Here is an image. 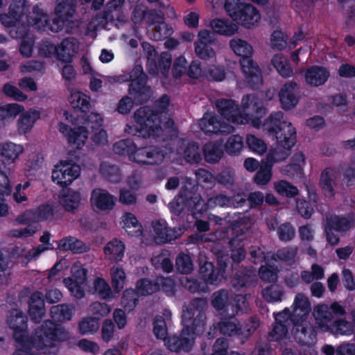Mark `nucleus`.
Listing matches in <instances>:
<instances>
[{"label":"nucleus","instance_id":"obj_18","mask_svg":"<svg viewBox=\"0 0 355 355\" xmlns=\"http://www.w3.org/2000/svg\"><path fill=\"white\" fill-rule=\"evenodd\" d=\"M340 174L333 168H326L320 178V187L326 197H333L339 189Z\"/></svg>","mask_w":355,"mask_h":355},{"label":"nucleus","instance_id":"obj_43","mask_svg":"<svg viewBox=\"0 0 355 355\" xmlns=\"http://www.w3.org/2000/svg\"><path fill=\"white\" fill-rule=\"evenodd\" d=\"M271 63L282 76L289 77L293 74V70L287 59L282 54H276L272 58Z\"/></svg>","mask_w":355,"mask_h":355},{"label":"nucleus","instance_id":"obj_51","mask_svg":"<svg viewBox=\"0 0 355 355\" xmlns=\"http://www.w3.org/2000/svg\"><path fill=\"white\" fill-rule=\"evenodd\" d=\"M189 213L195 216L196 214H202L207 209H210L207 207V202H205L198 195H194L189 197Z\"/></svg>","mask_w":355,"mask_h":355},{"label":"nucleus","instance_id":"obj_35","mask_svg":"<svg viewBox=\"0 0 355 355\" xmlns=\"http://www.w3.org/2000/svg\"><path fill=\"white\" fill-rule=\"evenodd\" d=\"M210 26L215 33L230 36L238 31V26L226 20L215 19L210 21Z\"/></svg>","mask_w":355,"mask_h":355},{"label":"nucleus","instance_id":"obj_22","mask_svg":"<svg viewBox=\"0 0 355 355\" xmlns=\"http://www.w3.org/2000/svg\"><path fill=\"white\" fill-rule=\"evenodd\" d=\"M241 107L243 109V118L248 123L249 119L254 116H263L266 114V109L259 98L252 94L246 95L243 97L241 101Z\"/></svg>","mask_w":355,"mask_h":355},{"label":"nucleus","instance_id":"obj_61","mask_svg":"<svg viewBox=\"0 0 355 355\" xmlns=\"http://www.w3.org/2000/svg\"><path fill=\"white\" fill-rule=\"evenodd\" d=\"M245 3L240 0H226L224 8L229 16L236 21L238 15Z\"/></svg>","mask_w":355,"mask_h":355},{"label":"nucleus","instance_id":"obj_24","mask_svg":"<svg viewBox=\"0 0 355 355\" xmlns=\"http://www.w3.org/2000/svg\"><path fill=\"white\" fill-rule=\"evenodd\" d=\"M116 198L110 194L107 190L95 189L91 195V203L101 211L112 210L116 204Z\"/></svg>","mask_w":355,"mask_h":355},{"label":"nucleus","instance_id":"obj_57","mask_svg":"<svg viewBox=\"0 0 355 355\" xmlns=\"http://www.w3.org/2000/svg\"><path fill=\"white\" fill-rule=\"evenodd\" d=\"M113 150L116 154L129 155L133 154L135 149L132 141L130 139H123L116 142L113 146Z\"/></svg>","mask_w":355,"mask_h":355},{"label":"nucleus","instance_id":"obj_50","mask_svg":"<svg viewBox=\"0 0 355 355\" xmlns=\"http://www.w3.org/2000/svg\"><path fill=\"white\" fill-rule=\"evenodd\" d=\"M291 148H283L281 145L277 144V147L270 150L267 155L266 162L272 165L273 162H281L286 159L290 153Z\"/></svg>","mask_w":355,"mask_h":355},{"label":"nucleus","instance_id":"obj_37","mask_svg":"<svg viewBox=\"0 0 355 355\" xmlns=\"http://www.w3.org/2000/svg\"><path fill=\"white\" fill-rule=\"evenodd\" d=\"M203 151L205 161L211 164L219 162L223 155L221 146L215 142L206 144L203 147Z\"/></svg>","mask_w":355,"mask_h":355},{"label":"nucleus","instance_id":"obj_41","mask_svg":"<svg viewBox=\"0 0 355 355\" xmlns=\"http://www.w3.org/2000/svg\"><path fill=\"white\" fill-rule=\"evenodd\" d=\"M80 201V193L68 190L66 194L62 195L60 198V204L67 211H73L78 208Z\"/></svg>","mask_w":355,"mask_h":355},{"label":"nucleus","instance_id":"obj_6","mask_svg":"<svg viewBox=\"0 0 355 355\" xmlns=\"http://www.w3.org/2000/svg\"><path fill=\"white\" fill-rule=\"evenodd\" d=\"M147 76L141 65H136L128 75L121 76L118 81H131L129 94L137 103L146 102L152 95L150 87L146 85Z\"/></svg>","mask_w":355,"mask_h":355},{"label":"nucleus","instance_id":"obj_4","mask_svg":"<svg viewBox=\"0 0 355 355\" xmlns=\"http://www.w3.org/2000/svg\"><path fill=\"white\" fill-rule=\"evenodd\" d=\"M289 309V315L287 318L296 327L295 339L305 345H311L315 341V334L306 320L311 311V303L309 299L302 295L297 294L291 306Z\"/></svg>","mask_w":355,"mask_h":355},{"label":"nucleus","instance_id":"obj_14","mask_svg":"<svg viewBox=\"0 0 355 355\" xmlns=\"http://www.w3.org/2000/svg\"><path fill=\"white\" fill-rule=\"evenodd\" d=\"M164 157L163 150L155 146L139 148L134 152V161L141 164H160Z\"/></svg>","mask_w":355,"mask_h":355},{"label":"nucleus","instance_id":"obj_63","mask_svg":"<svg viewBox=\"0 0 355 355\" xmlns=\"http://www.w3.org/2000/svg\"><path fill=\"white\" fill-rule=\"evenodd\" d=\"M137 196L135 191L128 189L122 188L119 190V202L124 205L131 206L136 205Z\"/></svg>","mask_w":355,"mask_h":355},{"label":"nucleus","instance_id":"obj_42","mask_svg":"<svg viewBox=\"0 0 355 355\" xmlns=\"http://www.w3.org/2000/svg\"><path fill=\"white\" fill-rule=\"evenodd\" d=\"M183 157L188 163H199L202 159L199 145L193 141L189 142L184 148Z\"/></svg>","mask_w":355,"mask_h":355},{"label":"nucleus","instance_id":"obj_10","mask_svg":"<svg viewBox=\"0 0 355 355\" xmlns=\"http://www.w3.org/2000/svg\"><path fill=\"white\" fill-rule=\"evenodd\" d=\"M215 44L214 34L208 30H201L198 34V39L194 42L195 53L201 60H208L216 58V51L213 48Z\"/></svg>","mask_w":355,"mask_h":355},{"label":"nucleus","instance_id":"obj_2","mask_svg":"<svg viewBox=\"0 0 355 355\" xmlns=\"http://www.w3.org/2000/svg\"><path fill=\"white\" fill-rule=\"evenodd\" d=\"M206 302L202 299L195 300L193 303L183 310L184 328L180 336H170L165 340V345L171 352H187L194 344L196 335L205 330V315L202 313Z\"/></svg>","mask_w":355,"mask_h":355},{"label":"nucleus","instance_id":"obj_27","mask_svg":"<svg viewBox=\"0 0 355 355\" xmlns=\"http://www.w3.org/2000/svg\"><path fill=\"white\" fill-rule=\"evenodd\" d=\"M152 226L155 233V241L157 244L170 242L180 235L178 231L168 227L163 220L153 221Z\"/></svg>","mask_w":355,"mask_h":355},{"label":"nucleus","instance_id":"obj_26","mask_svg":"<svg viewBox=\"0 0 355 355\" xmlns=\"http://www.w3.org/2000/svg\"><path fill=\"white\" fill-rule=\"evenodd\" d=\"M63 115L66 120L70 121L73 124L77 125L78 127H84L87 132L88 128L94 130L98 128L102 125L103 119L101 116L95 112H91L86 118H85V115H78L77 117H74L67 112H64Z\"/></svg>","mask_w":355,"mask_h":355},{"label":"nucleus","instance_id":"obj_59","mask_svg":"<svg viewBox=\"0 0 355 355\" xmlns=\"http://www.w3.org/2000/svg\"><path fill=\"white\" fill-rule=\"evenodd\" d=\"M66 169L64 168L62 162L55 166L52 172V180L54 182L62 187H66L71 184L70 181L67 179V173Z\"/></svg>","mask_w":355,"mask_h":355},{"label":"nucleus","instance_id":"obj_31","mask_svg":"<svg viewBox=\"0 0 355 355\" xmlns=\"http://www.w3.org/2000/svg\"><path fill=\"white\" fill-rule=\"evenodd\" d=\"M99 172L103 178L110 182L118 183L122 180V174L119 167L109 162L101 163Z\"/></svg>","mask_w":355,"mask_h":355},{"label":"nucleus","instance_id":"obj_1","mask_svg":"<svg viewBox=\"0 0 355 355\" xmlns=\"http://www.w3.org/2000/svg\"><path fill=\"white\" fill-rule=\"evenodd\" d=\"M8 322L10 328L14 329V336L21 347L12 355H40L33 354V349L45 355H55L58 352L60 343L67 336L58 325L46 320L35 330L31 340L24 342L26 318L21 311L15 310L11 313Z\"/></svg>","mask_w":355,"mask_h":355},{"label":"nucleus","instance_id":"obj_12","mask_svg":"<svg viewBox=\"0 0 355 355\" xmlns=\"http://www.w3.org/2000/svg\"><path fill=\"white\" fill-rule=\"evenodd\" d=\"M246 204V195L239 192L232 196H228L224 193H217L209 197L207 200V207L210 209L219 207L241 208Z\"/></svg>","mask_w":355,"mask_h":355},{"label":"nucleus","instance_id":"obj_11","mask_svg":"<svg viewBox=\"0 0 355 355\" xmlns=\"http://www.w3.org/2000/svg\"><path fill=\"white\" fill-rule=\"evenodd\" d=\"M198 125L207 134L228 135L234 130L232 125L221 121L218 116L211 113H205L199 120Z\"/></svg>","mask_w":355,"mask_h":355},{"label":"nucleus","instance_id":"obj_60","mask_svg":"<svg viewBox=\"0 0 355 355\" xmlns=\"http://www.w3.org/2000/svg\"><path fill=\"white\" fill-rule=\"evenodd\" d=\"M104 252L109 260L120 261L123 257L124 245H106L104 248Z\"/></svg>","mask_w":355,"mask_h":355},{"label":"nucleus","instance_id":"obj_45","mask_svg":"<svg viewBox=\"0 0 355 355\" xmlns=\"http://www.w3.org/2000/svg\"><path fill=\"white\" fill-rule=\"evenodd\" d=\"M112 286L114 290L119 293L124 287L126 275L125 271L119 266H113L110 269Z\"/></svg>","mask_w":355,"mask_h":355},{"label":"nucleus","instance_id":"obj_47","mask_svg":"<svg viewBox=\"0 0 355 355\" xmlns=\"http://www.w3.org/2000/svg\"><path fill=\"white\" fill-rule=\"evenodd\" d=\"M73 309L66 304L53 306L51 309V314L55 320H69L71 318Z\"/></svg>","mask_w":355,"mask_h":355},{"label":"nucleus","instance_id":"obj_52","mask_svg":"<svg viewBox=\"0 0 355 355\" xmlns=\"http://www.w3.org/2000/svg\"><path fill=\"white\" fill-rule=\"evenodd\" d=\"M274 188L278 193L286 197L292 198L298 194V189L297 187L291 184L286 180H281L275 182Z\"/></svg>","mask_w":355,"mask_h":355},{"label":"nucleus","instance_id":"obj_13","mask_svg":"<svg viewBox=\"0 0 355 355\" xmlns=\"http://www.w3.org/2000/svg\"><path fill=\"white\" fill-rule=\"evenodd\" d=\"M252 257L254 259V263H259L263 260L266 262V266H262L259 269V277L265 282H275L277 279V266L275 263L277 260L270 259L269 255L266 256L260 248L251 252Z\"/></svg>","mask_w":355,"mask_h":355},{"label":"nucleus","instance_id":"obj_3","mask_svg":"<svg viewBox=\"0 0 355 355\" xmlns=\"http://www.w3.org/2000/svg\"><path fill=\"white\" fill-rule=\"evenodd\" d=\"M134 119L139 127L132 128L128 126L125 131L128 134L138 135L139 137H161L163 140L167 139L168 135H173L175 129L173 128V121L169 119L166 122L165 129L160 125V120L157 114H155L149 107H143L136 110L134 113Z\"/></svg>","mask_w":355,"mask_h":355},{"label":"nucleus","instance_id":"obj_19","mask_svg":"<svg viewBox=\"0 0 355 355\" xmlns=\"http://www.w3.org/2000/svg\"><path fill=\"white\" fill-rule=\"evenodd\" d=\"M239 62L248 84L252 88H258L262 83V76L257 62L250 55L241 58Z\"/></svg>","mask_w":355,"mask_h":355},{"label":"nucleus","instance_id":"obj_49","mask_svg":"<svg viewBox=\"0 0 355 355\" xmlns=\"http://www.w3.org/2000/svg\"><path fill=\"white\" fill-rule=\"evenodd\" d=\"M173 29L164 21L155 24L151 31V37L154 40L160 41L168 37Z\"/></svg>","mask_w":355,"mask_h":355},{"label":"nucleus","instance_id":"obj_38","mask_svg":"<svg viewBox=\"0 0 355 355\" xmlns=\"http://www.w3.org/2000/svg\"><path fill=\"white\" fill-rule=\"evenodd\" d=\"M355 331V323L345 320H338L332 323L327 332L334 335L349 336Z\"/></svg>","mask_w":355,"mask_h":355},{"label":"nucleus","instance_id":"obj_33","mask_svg":"<svg viewBox=\"0 0 355 355\" xmlns=\"http://www.w3.org/2000/svg\"><path fill=\"white\" fill-rule=\"evenodd\" d=\"M40 116V113L35 110H30L21 114L17 121L19 132L26 133L28 132Z\"/></svg>","mask_w":355,"mask_h":355},{"label":"nucleus","instance_id":"obj_29","mask_svg":"<svg viewBox=\"0 0 355 355\" xmlns=\"http://www.w3.org/2000/svg\"><path fill=\"white\" fill-rule=\"evenodd\" d=\"M289 315L288 310L284 309L275 315V324L269 336L272 340H280L284 338L287 333V325L291 320L287 318Z\"/></svg>","mask_w":355,"mask_h":355},{"label":"nucleus","instance_id":"obj_56","mask_svg":"<svg viewBox=\"0 0 355 355\" xmlns=\"http://www.w3.org/2000/svg\"><path fill=\"white\" fill-rule=\"evenodd\" d=\"M151 261L155 268H160L167 273L173 270V263L166 252L153 257Z\"/></svg>","mask_w":355,"mask_h":355},{"label":"nucleus","instance_id":"obj_25","mask_svg":"<svg viewBox=\"0 0 355 355\" xmlns=\"http://www.w3.org/2000/svg\"><path fill=\"white\" fill-rule=\"evenodd\" d=\"M59 130L67 137L68 142L77 148H80L88 138L87 132L84 127L71 129L67 125L60 123Z\"/></svg>","mask_w":355,"mask_h":355},{"label":"nucleus","instance_id":"obj_16","mask_svg":"<svg viewBox=\"0 0 355 355\" xmlns=\"http://www.w3.org/2000/svg\"><path fill=\"white\" fill-rule=\"evenodd\" d=\"M215 105L218 112L227 120L236 124H244L246 122L234 101L219 98L215 101Z\"/></svg>","mask_w":355,"mask_h":355},{"label":"nucleus","instance_id":"obj_20","mask_svg":"<svg viewBox=\"0 0 355 355\" xmlns=\"http://www.w3.org/2000/svg\"><path fill=\"white\" fill-rule=\"evenodd\" d=\"M72 278L69 277L64 279L65 286L70 293L76 298L83 296V284L86 277V270L80 266L75 265L71 268Z\"/></svg>","mask_w":355,"mask_h":355},{"label":"nucleus","instance_id":"obj_48","mask_svg":"<svg viewBox=\"0 0 355 355\" xmlns=\"http://www.w3.org/2000/svg\"><path fill=\"white\" fill-rule=\"evenodd\" d=\"M23 152V147L14 143H6L3 145L1 155L8 160L15 161Z\"/></svg>","mask_w":355,"mask_h":355},{"label":"nucleus","instance_id":"obj_64","mask_svg":"<svg viewBox=\"0 0 355 355\" xmlns=\"http://www.w3.org/2000/svg\"><path fill=\"white\" fill-rule=\"evenodd\" d=\"M99 328V323L97 320L92 318H87L79 323V329L83 334H89L96 332Z\"/></svg>","mask_w":355,"mask_h":355},{"label":"nucleus","instance_id":"obj_17","mask_svg":"<svg viewBox=\"0 0 355 355\" xmlns=\"http://www.w3.org/2000/svg\"><path fill=\"white\" fill-rule=\"evenodd\" d=\"M33 11L36 13L37 16L35 19H28L27 24H17L10 30V34L12 37L24 40L26 37H31L29 32V25L35 26L36 28L40 29L41 27L39 24L40 21L42 20L47 23V15L44 14L38 6H35L33 8Z\"/></svg>","mask_w":355,"mask_h":355},{"label":"nucleus","instance_id":"obj_9","mask_svg":"<svg viewBox=\"0 0 355 355\" xmlns=\"http://www.w3.org/2000/svg\"><path fill=\"white\" fill-rule=\"evenodd\" d=\"M326 220L325 232L327 240L329 244H337L340 241L338 235L335 234L333 230L338 232H345L354 226V220L350 216L331 215L327 216Z\"/></svg>","mask_w":355,"mask_h":355},{"label":"nucleus","instance_id":"obj_30","mask_svg":"<svg viewBox=\"0 0 355 355\" xmlns=\"http://www.w3.org/2000/svg\"><path fill=\"white\" fill-rule=\"evenodd\" d=\"M329 76L328 71L318 66H312L305 72L304 78L306 83L314 87H318L324 84Z\"/></svg>","mask_w":355,"mask_h":355},{"label":"nucleus","instance_id":"obj_15","mask_svg":"<svg viewBox=\"0 0 355 355\" xmlns=\"http://www.w3.org/2000/svg\"><path fill=\"white\" fill-rule=\"evenodd\" d=\"M175 283L169 278H158L157 282H152L148 279H141L137 284V289L139 293L142 295H151L160 288L166 293H172Z\"/></svg>","mask_w":355,"mask_h":355},{"label":"nucleus","instance_id":"obj_53","mask_svg":"<svg viewBox=\"0 0 355 355\" xmlns=\"http://www.w3.org/2000/svg\"><path fill=\"white\" fill-rule=\"evenodd\" d=\"M243 147V138L239 135H234L230 137L225 145V150L230 155L239 153Z\"/></svg>","mask_w":355,"mask_h":355},{"label":"nucleus","instance_id":"obj_8","mask_svg":"<svg viewBox=\"0 0 355 355\" xmlns=\"http://www.w3.org/2000/svg\"><path fill=\"white\" fill-rule=\"evenodd\" d=\"M344 314V308L337 302L332 303L330 306L324 304H318L314 307L313 311L315 320V327L322 332H327L334 315Z\"/></svg>","mask_w":355,"mask_h":355},{"label":"nucleus","instance_id":"obj_34","mask_svg":"<svg viewBox=\"0 0 355 355\" xmlns=\"http://www.w3.org/2000/svg\"><path fill=\"white\" fill-rule=\"evenodd\" d=\"M122 218L124 223L123 228L130 236L138 237L142 234V225L133 214L125 213Z\"/></svg>","mask_w":355,"mask_h":355},{"label":"nucleus","instance_id":"obj_36","mask_svg":"<svg viewBox=\"0 0 355 355\" xmlns=\"http://www.w3.org/2000/svg\"><path fill=\"white\" fill-rule=\"evenodd\" d=\"M230 46L235 54L243 58L252 55L253 48L247 41L239 37H234L230 42Z\"/></svg>","mask_w":355,"mask_h":355},{"label":"nucleus","instance_id":"obj_5","mask_svg":"<svg viewBox=\"0 0 355 355\" xmlns=\"http://www.w3.org/2000/svg\"><path fill=\"white\" fill-rule=\"evenodd\" d=\"M263 130L275 136L277 144L283 148H291L296 141V130L292 123L287 121L281 111L272 113L263 125Z\"/></svg>","mask_w":355,"mask_h":355},{"label":"nucleus","instance_id":"obj_39","mask_svg":"<svg viewBox=\"0 0 355 355\" xmlns=\"http://www.w3.org/2000/svg\"><path fill=\"white\" fill-rule=\"evenodd\" d=\"M29 7L26 0H12L9 6V14L19 22L27 15Z\"/></svg>","mask_w":355,"mask_h":355},{"label":"nucleus","instance_id":"obj_46","mask_svg":"<svg viewBox=\"0 0 355 355\" xmlns=\"http://www.w3.org/2000/svg\"><path fill=\"white\" fill-rule=\"evenodd\" d=\"M189 198L178 196L169 203V209L176 216L189 213Z\"/></svg>","mask_w":355,"mask_h":355},{"label":"nucleus","instance_id":"obj_32","mask_svg":"<svg viewBox=\"0 0 355 355\" xmlns=\"http://www.w3.org/2000/svg\"><path fill=\"white\" fill-rule=\"evenodd\" d=\"M29 314L33 320H40L44 314V302L42 294L35 292L32 294L30 299Z\"/></svg>","mask_w":355,"mask_h":355},{"label":"nucleus","instance_id":"obj_28","mask_svg":"<svg viewBox=\"0 0 355 355\" xmlns=\"http://www.w3.org/2000/svg\"><path fill=\"white\" fill-rule=\"evenodd\" d=\"M259 19L260 15L257 8L245 3L242 6L236 21L247 28H251L258 24Z\"/></svg>","mask_w":355,"mask_h":355},{"label":"nucleus","instance_id":"obj_58","mask_svg":"<svg viewBox=\"0 0 355 355\" xmlns=\"http://www.w3.org/2000/svg\"><path fill=\"white\" fill-rule=\"evenodd\" d=\"M218 184L230 189L234 186L236 182L235 173L232 169H225L216 175Z\"/></svg>","mask_w":355,"mask_h":355},{"label":"nucleus","instance_id":"obj_54","mask_svg":"<svg viewBox=\"0 0 355 355\" xmlns=\"http://www.w3.org/2000/svg\"><path fill=\"white\" fill-rule=\"evenodd\" d=\"M272 165L268 162L263 164L260 169L257 172L254 181L259 185H266L269 182L272 177Z\"/></svg>","mask_w":355,"mask_h":355},{"label":"nucleus","instance_id":"obj_23","mask_svg":"<svg viewBox=\"0 0 355 355\" xmlns=\"http://www.w3.org/2000/svg\"><path fill=\"white\" fill-rule=\"evenodd\" d=\"M79 49L80 43L76 38L66 37L57 45V59L64 62H70L78 53Z\"/></svg>","mask_w":355,"mask_h":355},{"label":"nucleus","instance_id":"obj_55","mask_svg":"<svg viewBox=\"0 0 355 355\" xmlns=\"http://www.w3.org/2000/svg\"><path fill=\"white\" fill-rule=\"evenodd\" d=\"M246 143L250 149L257 154L263 155L267 150L266 144L253 135L247 136Z\"/></svg>","mask_w":355,"mask_h":355},{"label":"nucleus","instance_id":"obj_62","mask_svg":"<svg viewBox=\"0 0 355 355\" xmlns=\"http://www.w3.org/2000/svg\"><path fill=\"white\" fill-rule=\"evenodd\" d=\"M110 311V307L105 303L94 302L89 307L90 313L94 316L93 318L97 320L98 322L101 318L107 315Z\"/></svg>","mask_w":355,"mask_h":355},{"label":"nucleus","instance_id":"obj_7","mask_svg":"<svg viewBox=\"0 0 355 355\" xmlns=\"http://www.w3.org/2000/svg\"><path fill=\"white\" fill-rule=\"evenodd\" d=\"M76 5V0H55L52 19L46 23L49 29L53 33H59L66 24L72 22Z\"/></svg>","mask_w":355,"mask_h":355},{"label":"nucleus","instance_id":"obj_40","mask_svg":"<svg viewBox=\"0 0 355 355\" xmlns=\"http://www.w3.org/2000/svg\"><path fill=\"white\" fill-rule=\"evenodd\" d=\"M69 102L74 109L80 110L82 113L88 112L91 107L89 97L81 92L72 93Z\"/></svg>","mask_w":355,"mask_h":355},{"label":"nucleus","instance_id":"obj_21","mask_svg":"<svg viewBox=\"0 0 355 355\" xmlns=\"http://www.w3.org/2000/svg\"><path fill=\"white\" fill-rule=\"evenodd\" d=\"M299 86L297 83L290 81L282 85L279 92V101L284 110L293 108L299 101Z\"/></svg>","mask_w":355,"mask_h":355},{"label":"nucleus","instance_id":"obj_44","mask_svg":"<svg viewBox=\"0 0 355 355\" xmlns=\"http://www.w3.org/2000/svg\"><path fill=\"white\" fill-rule=\"evenodd\" d=\"M220 332L224 335L232 336L239 334L247 336L241 327H238L236 320L234 318H225L219 323Z\"/></svg>","mask_w":355,"mask_h":355}]
</instances>
